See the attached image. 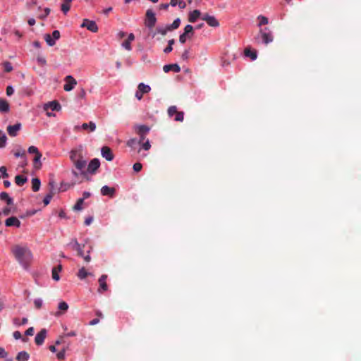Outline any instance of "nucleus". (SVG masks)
<instances>
[{"instance_id": "nucleus-1", "label": "nucleus", "mask_w": 361, "mask_h": 361, "mask_svg": "<svg viewBox=\"0 0 361 361\" xmlns=\"http://www.w3.org/2000/svg\"><path fill=\"white\" fill-rule=\"evenodd\" d=\"M12 252L20 264L27 268L32 260V253L26 247L16 245L12 248Z\"/></svg>"}, {"instance_id": "nucleus-2", "label": "nucleus", "mask_w": 361, "mask_h": 361, "mask_svg": "<svg viewBox=\"0 0 361 361\" xmlns=\"http://www.w3.org/2000/svg\"><path fill=\"white\" fill-rule=\"evenodd\" d=\"M156 23L157 18L155 16V13L153 12L152 9L147 10L145 20V26L148 28H152L153 27H154Z\"/></svg>"}, {"instance_id": "nucleus-3", "label": "nucleus", "mask_w": 361, "mask_h": 361, "mask_svg": "<svg viewBox=\"0 0 361 361\" xmlns=\"http://www.w3.org/2000/svg\"><path fill=\"white\" fill-rule=\"evenodd\" d=\"M259 34L261 35L262 42L265 44L273 42L274 37L271 32H270L268 28H264V30L261 29L259 30Z\"/></svg>"}, {"instance_id": "nucleus-4", "label": "nucleus", "mask_w": 361, "mask_h": 361, "mask_svg": "<svg viewBox=\"0 0 361 361\" xmlns=\"http://www.w3.org/2000/svg\"><path fill=\"white\" fill-rule=\"evenodd\" d=\"M66 84L63 85V90L66 92L71 91L77 85L76 80L71 75H67L64 78Z\"/></svg>"}, {"instance_id": "nucleus-5", "label": "nucleus", "mask_w": 361, "mask_h": 361, "mask_svg": "<svg viewBox=\"0 0 361 361\" xmlns=\"http://www.w3.org/2000/svg\"><path fill=\"white\" fill-rule=\"evenodd\" d=\"M80 27H86L88 30L92 32H97L98 31V26L95 21L90 20L89 19H84Z\"/></svg>"}, {"instance_id": "nucleus-6", "label": "nucleus", "mask_w": 361, "mask_h": 361, "mask_svg": "<svg viewBox=\"0 0 361 361\" xmlns=\"http://www.w3.org/2000/svg\"><path fill=\"white\" fill-rule=\"evenodd\" d=\"M106 279H107V275H106V274H103L99 277V279L98 280V283L99 285V287L97 290L98 293H103L104 292H106L108 290V285L106 283Z\"/></svg>"}, {"instance_id": "nucleus-7", "label": "nucleus", "mask_w": 361, "mask_h": 361, "mask_svg": "<svg viewBox=\"0 0 361 361\" xmlns=\"http://www.w3.org/2000/svg\"><path fill=\"white\" fill-rule=\"evenodd\" d=\"M202 19L207 22L211 27H218L219 23L214 16H210L208 13H204L202 16Z\"/></svg>"}, {"instance_id": "nucleus-8", "label": "nucleus", "mask_w": 361, "mask_h": 361, "mask_svg": "<svg viewBox=\"0 0 361 361\" xmlns=\"http://www.w3.org/2000/svg\"><path fill=\"white\" fill-rule=\"evenodd\" d=\"M80 128L84 130H88L90 132H94L96 130V124L90 121V123H84L82 124L81 126H75L74 127V130L78 131Z\"/></svg>"}, {"instance_id": "nucleus-9", "label": "nucleus", "mask_w": 361, "mask_h": 361, "mask_svg": "<svg viewBox=\"0 0 361 361\" xmlns=\"http://www.w3.org/2000/svg\"><path fill=\"white\" fill-rule=\"evenodd\" d=\"M47 337V330L42 329L38 332L35 338V342L37 345H42Z\"/></svg>"}, {"instance_id": "nucleus-10", "label": "nucleus", "mask_w": 361, "mask_h": 361, "mask_svg": "<svg viewBox=\"0 0 361 361\" xmlns=\"http://www.w3.org/2000/svg\"><path fill=\"white\" fill-rule=\"evenodd\" d=\"M61 106L59 102L56 100L49 102L45 104L44 106V109L47 111L49 109H51L52 111H59L61 110Z\"/></svg>"}, {"instance_id": "nucleus-11", "label": "nucleus", "mask_w": 361, "mask_h": 361, "mask_svg": "<svg viewBox=\"0 0 361 361\" xmlns=\"http://www.w3.org/2000/svg\"><path fill=\"white\" fill-rule=\"evenodd\" d=\"M102 155L107 161H112L114 159V154L111 149L106 146H104L101 149Z\"/></svg>"}, {"instance_id": "nucleus-12", "label": "nucleus", "mask_w": 361, "mask_h": 361, "mask_svg": "<svg viewBox=\"0 0 361 361\" xmlns=\"http://www.w3.org/2000/svg\"><path fill=\"white\" fill-rule=\"evenodd\" d=\"M100 162L99 160L97 158H94L90 161V162L88 164L87 166V171L91 173H94L97 169L99 167Z\"/></svg>"}, {"instance_id": "nucleus-13", "label": "nucleus", "mask_w": 361, "mask_h": 361, "mask_svg": "<svg viewBox=\"0 0 361 361\" xmlns=\"http://www.w3.org/2000/svg\"><path fill=\"white\" fill-rule=\"evenodd\" d=\"M20 128H21L20 123H16L13 126H8L7 127V132L10 136L15 137L17 135L18 132L20 130Z\"/></svg>"}, {"instance_id": "nucleus-14", "label": "nucleus", "mask_w": 361, "mask_h": 361, "mask_svg": "<svg viewBox=\"0 0 361 361\" xmlns=\"http://www.w3.org/2000/svg\"><path fill=\"white\" fill-rule=\"evenodd\" d=\"M116 190L114 188H111L107 185H104L101 188V193L104 196H109L113 197L115 195Z\"/></svg>"}, {"instance_id": "nucleus-15", "label": "nucleus", "mask_w": 361, "mask_h": 361, "mask_svg": "<svg viewBox=\"0 0 361 361\" xmlns=\"http://www.w3.org/2000/svg\"><path fill=\"white\" fill-rule=\"evenodd\" d=\"M5 224L6 226H16L17 228H19L20 226L21 223L16 216H11L6 220Z\"/></svg>"}, {"instance_id": "nucleus-16", "label": "nucleus", "mask_w": 361, "mask_h": 361, "mask_svg": "<svg viewBox=\"0 0 361 361\" xmlns=\"http://www.w3.org/2000/svg\"><path fill=\"white\" fill-rule=\"evenodd\" d=\"M58 309L59 311L55 313V316L56 317H59L64 314L68 309V305L66 302L61 301L58 305Z\"/></svg>"}, {"instance_id": "nucleus-17", "label": "nucleus", "mask_w": 361, "mask_h": 361, "mask_svg": "<svg viewBox=\"0 0 361 361\" xmlns=\"http://www.w3.org/2000/svg\"><path fill=\"white\" fill-rule=\"evenodd\" d=\"M49 185L51 187V190H50L49 193L45 196V197L43 200V202H44V205H47L49 204L51 198L53 197V196L54 195V181L49 182Z\"/></svg>"}, {"instance_id": "nucleus-18", "label": "nucleus", "mask_w": 361, "mask_h": 361, "mask_svg": "<svg viewBox=\"0 0 361 361\" xmlns=\"http://www.w3.org/2000/svg\"><path fill=\"white\" fill-rule=\"evenodd\" d=\"M200 17L202 18V13L200 11L196 9L190 13L188 20L190 23H195Z\"/></svg>"}, {"instance_id": "nucleus-19", "label": "nucleus", "mask_w": 361, "mask_h": 361, "mask_svg": "<svg viewBox=\"0 0 361 361\" xmlns=\"http://www.w3.org/2000/svg\"><path fill=\"white\" fill-rule=\"evenodd\" d=\"M135 130L139 135H146L149 131V128L145 125H141L136 126Z\"/></svg>"}, {"instance_id": "nucleus-20", "label": "nucleus", "mask_w": 361, "mask_h": 361, "mask_svg": "<svg viewBox=\"0 0 361 361\" xmlns=\"http://www.w3.org/2000/svg\"><path fill=\"white\" fill-rule=\"evenodd\" d=\"M163 70L165 73H168L170 71H173L175 73H178L180 71V68L178 64H169L165 65L163 67Z\"/></svg>"}, {"instance_id": "nucleus-21", "label": "nucleus", "mask_w": 361, "mask_h": 361, "mask_svg": "<svg viewBox=\"0 0 361 361\" xmlns=\"http://www.w3.org/2000/svg\"><path fill=\"white\" fill-rule=\"evenodd\" d=\"M73 1V0H63V3L61 6V10L65 15L70 11L71 3Z\"/></svg>"}, {"instance_id": "nucleus-22", "label": "nucleus", "mask_w": 361, "mask_h": 361, "mask_svg": "<svg viewBox=\"0 0 361 361\" xmlns=\"http://www.w3.org/2000/svg\"><path fill=\"white\" fill-rule=\"evenodd\" d=\"M74 166L77 169H78L80 171H82V170L85 168L87 165V162L85 160L82 159V157L80 158V159H78L74 163Z\"/></svg>"}, {"instance_id": "nucleus-23", "label": "nucleus", "mask_w": 361, "mask_h": 361, "mask_svg": "<svg viewBox=\"0 0 361 361\" xmlns=\"http://www.w3.org/2000/svg\"><path fill=\"white\" fill-rule=\"evenodd\" d=\"M42 157V154L41 152L35 155V157L33 159V166H34L35 169H39L42 167V163L40 161Z\"/></svg>"}, {"instance_id": "nucleus-24", "label": "nucleus", "mask_w": 361, "mask_h": 361, "mask_svg": "<svg viewBox=\"0 0 361 361\" xmlns=\"http://www.w3.org/2000/svg\"><path fill=\"white\" fill-rule=\"evenodd\" d=\"M0 200L6 201L8 205H11L13 203V199L10 197L8 194L6 192H2L0 193Z\"/></svg>"}, {"instance_id": "nucleus-25", "label": "nucleus", "mask_w": 361, "mask_h": 361, "mask_svg": "<svg viewBox=\"0 0 361 361\" xmlns=\"http://www.w3.org/2000/svg\"><path fill=\"white\" fill-rule=\"evenodd\" d=\"M91 275L92 274L88 272L84 267L80 269L77 274L78 277L81 280L85 279L86 277Z\"/></svg>"}, {"instance_id": "nucleus-26", "label": "nucleus", "mask_w": 361, "mask_h": 361, "mask_svg": "<svg viewBox=\"0 0 361 361\" xmlns=\"http://www.w3.org/2000/svg\"><path fill=\"white\" fill-rule=\"evenodd\" d=\"M30 358V355L25 351L18 353L16 356L17 361H27Z\"/></svg>"}, {"instance_id": "nucleus-27", "label": "nucleus", "mask_w": 361, "mask_h": 361, "mask_svg": "<svg viewBox=\"0 0 361 361\" xmlns=\"http://www.w3.org/2000/svg\"><path fill=\"white\" fill-rule=\"evenodd\" d=\"M27 181V178L23 176L18 175L15 177V183L18 186L23 185Z\"/></svg>"}, {"instance_id": "nucleus-28", "label": "nucleus", "mask_w": 361, "mask_h": 361, "mask_svg": "<svg viewBox=\"0 0 361 361\" xmlns=\"http://www.w3.org/2000/svg\"><path fill=\"white\" fill-rule=\"evenodd\" d=\"M9 111V104L5 99H0V112H8Z\"/></svg>"}, {"instance_id": "nucleus-29", "label": "nucleus", "mask_w": 361, "mask_h": 361, "mask_svg": "<svg viewBox=\"0 0 361 361\" xmlns=\"http://www.w3.org/2000/svg\"><path fill=\"white\" fill-rule=\"evenodd\" d=\"M41 185L40 180L37 178L32 179V189L34 192H37L39 190Z\"/></svg>"}, {"instance_id": "nucleus-30", "label": "nucleus", "mask_w": 361, "mask_h": 361, "mask_svg": "<svg viewBox=\"0 0 361 361\" xmlns=\"http://www.w3.org/2000/svg\"><path fill=\"white\" fill-rule=\"evenodd\" d=\"M27 322H28V319L26 317H24L22 319H20L19 318H14L13 319V324L16 326H21V325H25L27 323Z\"/></svg>"}, {"instance_id": "nucleus-31", "label": "nucleus", "mask_w": 361, "mask_h": 361, "mask_svg": "<svg viewBox=\"0 0 361 361\" xmlns=\"http://www.w3.org/2000/svg\"><path fill=\"white\" fill-rule=\"evenodd\" d=\"M185 35H188V37L190 38L194 34V29L191 25H187L184 28Z\"/></svg>"}, {"instance_id": "nucleus-32", "label": "nucleus", "mask_w": 361, "mask_h": 361, "mask_svg": "<svg viewBox=\"0 0 361 361\" xmlns=\"http://www.w3.org/2000/svg\"><path fill=\"white\" fill-rule=\"evenodd\" d=\"M137 89L140 90L143 94L148 93L151 90V87L149 85L142 82L138 85Z\"/></svg>"}, {"instance_id": "nucleus-33", "label": "nucleus", "mask_w": 361, "mask_h": 361, "mask_svg": "<svg viewBox=\"0 0 361 361\" xmlns=\"http://www.w3.org/2000/svg\"><path fill=\"white\" fill-rule=\"evenodd\" d=\"M82 156L80 154H79L78 152V151L76 150H72L71 152V155H70V159L74 163L75 161H77L78 159H80V158H81Z\"/></svg>"}, {"instance_id": "nucleus-34", "label": "nucleus", "mask_w": 361, "mask_h": 361, "mask_svg": "<svg viewBox=\"0 0 361 361\" xmlns=\"http://www.w3.org/2000/svg\"><path fill=\"white\" fill-rule=\"evenodd\" d=\"M180 20L178 18L176 20H174L172 24L168 25V30H169L170 31L176 30L180 26Z\"/></svg>"}, {"instance_id": "nucleus-35", "label": "nucleus", "mask_w": 361, "mask_h": 361, "mask_svg": "<svg viewBox=\"0 0 361 361\" xmlns=\"http://www.w3.org/2000/svg\"><path fill=\"white\" fill-rule=\"evenodd\" d=\"M44 38L47 44L50 47H52L56 44L55 40L51 37V36L49 34L44 35Z\"/></svg>"}, {"instance_id": "nucleus-36", "label": "nucleus", "mask_w": 361, "mask_h": 361, "mask_svg": "<svg viewBox=\"0 0 361 361\" xmlns=\"http://www.w3.org/2000/svg\"><path fill=\"white\" fill-rule=\"evenodd\" d=\"M6 135L0 130V148H4L6 146Z\"/></svg>"}, {"instance_id": "nucleus-37", "label": "nucleus", "mask_w": 361, "mask_h": 361, "mask_svg": "<svg viewBox=\"0 0 361 361\" xmlns=\"http://www.w3.org/2000/svg\"><path fill=\"white\" fill-rule=\"evenodd\" d=\"M68 246L71 247L72 250H76L79 249L80 244L78 243L76 239H73L68 244Z\"/></svg>"}, {"instance_id": "nucleus-38", "label": "nucleus", "mask_w": 361, "mask_h": 361, "mask_svg": "<svg viewBox=\"0 0 361 361\" xmlns=\"http://www.w3.org/2000/svg\"><path fill=\"white\" fill-rule=\"evenodd\" d=\"M245 55L246 56L250 57L252 60H255L257 59V53L248 49H245Z\"/></svg>"}, {"instance_id": "nucleus-39", "label": "nucleus", "mask_w": 361, "mask_h": 361, "mask_svg": "<svg viewBox=\"0 0 361 361\" xmlns=\"http://www.w3.org/2000/svg\"><path fill=\"white\" fill-rule=\"evenodd\" d=\"M168 31H170L168 30V25H166L165 27H158L156 29V32L161 34L163 36L166 35Z\"/></svg>"}, {"instance_id": "nucleus-40", "label": "nucleus", "mask_w": 361, "mask_h": 361, "mask_svg": "<svg viewBox=\"0 0 361 361\" xmlns=\"http://www.w3.org/2000/svg\"><path fill=\"white\" fill-rule=\"evenodd\" d=\"M84 202V198H80L78 200L76 204L73 207L74 210H81L82 209V205Z\"/></svg>"}, {"instance_id": "nucleus-41", "label": "nucleus", "mask_w": 361, "mask_h": 361, "mask_svg": "<svg viewBox=\"0 0 361 361\" xmlns=\"http://www.w3.org/2000/svg\"><path fill=\"white\" fill-rule=\"evenodd\" d=\"M258 18V20H259V26H262V25H267V24H268V22H269V21H268V18H267V17H265V16H264L260 15V16H258V18Z\"/></svg>"}, {"instance_id": "nucleus-42", "label": "nucleus", "mask_w": 361, "mask_h": 361, "mask_svg": "<svg viewBox=\"0 0 361 361\" xmlns=\"http://www.w3.org/2000/svg\"><path fill=\"white\" fill-rule=\"evenodd\" d=\"M3 66L4 68V71L6 73H9V72L12 71V70H13V66H12L11 63L8 61L4 62L3 63Z\"/></svg>"}, {"instance_id": "nucleus-43", "label": "nucleus", "mask_w": 361, "mask_h": 361, "mask_svg": "<svg viewBox=\"0 0 361 361\" xmlns=\"http://www.w3.org/2000/svg\"><path fill=\"white\" fill-rule=\"evenodd\" d=\"M178 113L177 108L176 106H171L168 109V114L170 117H172L174 114Z\"/></svg>"}, {"instance_id": "nucleus-44", "label": "nucleus", "mask_w": 361, "mask_h": 361, "mask_svg": "<svg viewBox=\"0 0 361 361\" xmlns=\"http://www.w3.org/2000/svg\"><path fill=\"white\" fill-rule=\"evenodd\" d=\"M138 144H139V142H137V139H135V138H132L127 142V145L132 148L135 147L136 145Z\"/></svg>"}, {"instance_id": "nucleus-45", "label": "nucleus", "mask_w": 361, "mask_h": 361, "mask_svg": "<svg viewBox=\"0 0 361 361\" xmlns=\"http://www.w3.org/2000/svg\"><path fill=\"white\" fill-rule=\"evenodd\" d=\"M184 118V113L183 111H178L174 118L176 121H183Z\"/></svg>"}, {"instance_id": "nucleus-46", "label": "nucleus", "mask_w": 361, "mask_h": 361, "mask_svg": "<svg viewBox=\"0 0 361 361\" xmlns=\"http://www.w3.org/2000/svg\"><path fill=\"white\" fill-rule=\"evenodd\" d=\"M16 157H23L25 156V151L22 149H18L15 153Z\"/></svg>"}, {"instance_id": "nucleus-47", "label": "nucleus", "mask_w": 361, "mask_h": 361, "mask_svg": "<svg viewBox=\"0 0 361 361\" xmlns=\"http://www.w3.org/2000/svg\"><path fill=\"white\" fill-rule=\"evenodd\" d=\"M130 43L131 42L130 41L126 39L122 43V47H124L126 50L130 51L132 49Z\"/></svg>"}, {"instance_id": "nucleus-48", "label": "nucleus", "mask_w": 361, "mask_h": 361, "mask_svg": "<svg viewBox=\"0 0 361 361\" xmlns=\"http://www.w3.org/2000/svg\"><path fill=\"white\" fill-rule=\"evenodd\" d=\"M28 152L30 154H35V155L37 154L38 153H39L40 152L38 150L37 147H35V146H30L29 148H28Z\"/></svg>"}, {"instance_id": "nucleus-49", "label": "nucleus", "mask_w": 361, "mask_h": 361, "mask_svg": "<svg viewBox=\"0 0 361 361\" xmlns=\"http://www.w3.org/2000/svg\"><path fill=\"white\" fill-rule=\"evenodd\" d=\"M34 305L37 309H40L42 306V300L39 298L35 299L34 300Z\"/></svg>"}, {"instance_id": "nucleus-50", "label": "nucleus", "mask_w": 361, "mask_h": 361, "mask_svg": "<svg viewBox=\"0 0 361 361\" xmlns=\"http://www.w3.org/2000/svg\"><path fill=\"white\" fill-rule=\"evenodd\" d=\"M133 170L135 171V172H139L142 170V165L139 163V162H137L135 164H133Z\"/></svg>"}, {"instance_id": "nucleus-51", "label": "nucleus", "mask_w": 361, "mask_h": 361, "mask_svg": "<svg viewBox=\"0 0 361 361\" xmlns=\"http://www.w3.org/2000/svg\"><path fill=\"white\" fill-rule=\"evenodd\" d=\"M0 172L2 173L3 178H8V173H7V169L6 166H2L0 167Z\"/></svg>"}, {"instance_id": "nucleus-52", "label": "nucleus", "mask_w": 361, "mask_h": 361, "mask_svg": "<svg viewBox=\"0 0 361 361\" xmlns=\"http://www.w3.org/2000/svg\"><path fill=\"white\" fill-rule=\"evenodd\" d=\"M59 271L52 269V279L55 281H59L60 279V276L59 275Z\"/></svg>"}, {"instance_id": "nucleus-53", "label": "nucleus", "mask_w": 361, "mask_h": 361, "mask_svg": "<svg viewBox=\"0 0 361 361\" xmlns=\"http://www.w3.org/2000/svg\"><path fill=\"white\" fill-rule=\"evenodd\" d=\"M65 353H66V350L65 349L63 348L62 350H61L60 352H59L57 354H56V357L59 360H63L65 358Z\"/></svg>"}, {"instance_id": "nucleus-54", "label": "nucleus", "mask_w": 361, "mask_h": 361, "mask_svg": "<svg viewBox=\"0 0 361 361\" xmlns=\"http://www.w3.org/2000/svg\"><path fill=\"white\" fill-rule=\"evenodd\" d=\"M142 147L145 150H149L150 149L151 145L148 140H147L145 142H142Z\"/></svg>"}, {"instance_id": "nucleus-55", "label": "nucleus", "mask_w": 361, "mask_h": 361, "mask_svg": "<svg viewBox=\"0 0 361 361\" xmlns=\"http://www.w3.org/2000/svg\"><path fill=\"white\" fill-rule=\"evenodd\" d=\"M52 38L56 41L60 38V32L59 30H54L52 32Z\"/></svg>"}, {"instance_id": "nucleus-56", "label": "nucleus", "mask_w": 361, "mask_h": 361, "mask_svg": "<svg viewBox=\"0 0 361 361\" xmlns=\"http://www.w3.org/2000/svg\"><path fill=\"white\" fill-rule=\"evenodd\" d=\"M50 11H51L50 8H44V13L43 15L40 16L39 18L44 19L46 17H47L49 15Z\"/></svg>"}, {"instance_id": "nucleus-57", "label": "nucleus", "mask_w": 361, "mask_h": 361, "mask_svg": "<svg viewBox=\"0 0 361 361\" xmlns=\"http://www.w3.org/2000/svg\"><path fill=\"white\" fill-rule=\"evenodd\" d=\"M86 92L85 90L83 88H81L78 93V97L81 99H84L85 97Z\"/></svg>"}, {"instance_id": "nucleus-58", "label": "nucleus", "mask_w": 361, "mask_h": 361, "mask_svg": "<svg viewBox=\"0 0 361 361\" xmlns=\"http://www.w3.org/2000/svg\"><path fill=\"white\" fill-rule=\"evenodd\" d=\"M8 353L6 352L5 349L0 347V357L5 358L7 356Z\"/></svg>"}, {"instance_id": "nucleus-59", "label": "nucleus", "mask_w": 361, "mask_h": 361, "mask_svg": "<svg viewBox=\"0 0 361 361\" xmlns=\"http://www.w3.org/2000/svg\"><path fill=\"white\" fill-rule=\"evenodd\" d=\"M14 92L13 88L11 86H8L6 87V94L8 96H11Z\"/></svg>"}, {"instance_id": "nucleus-60", "label": "nucleus", "mask_w": 361, "mask_h": 361, "mask_svg": "<svg viewBox=\"0 0 361 361\" xmlns=\"http://www.w3.org/2000/svg\"><path fill=\"white\" fill-rule=\"evenodd\" d=\"M84 246H85L84 245L82 246L80 245V246L79 247V249L75 250V251H77L78 255L79 257H83V255H84V253H83V247H84Z\"/></svg>"}, {"instance_id": "nucleus-61", "label": "nucleus", "mask_w": 361, "mask_h": 361, "mask_svg": "<svg viewBox=\"0 0 361 361\" xmlns=\"http://www.w3.org/2000/svg\"><path fill=\"white\" fill-rule=\"evenodd\" d=\"M13 336L15 339L18 340L22 338L21 333L18 331H16L13 332Z\"/></svg>"}, {"instance_id": "nucleus-62", "label": "nucleus", "mask_w": 361, "mask_h": 361, "mask_svg": "<svg viewBox=\"0 0 361 361\" xmlns=\"http://www.w3.org/2000/svg\"><path fill=\"white\" fill-rule=\"evenodd\" d=\"M135 97L138 99V100H140L142 98V96H143V93L139 90L137 89V90L135 92Z\"/></svg>"}, {"instance_id": "nucleus-63", "label": "nucleus", "mask_w": 361, "mask_h": 361, "mask_svg": "<svg viewBox=\"0 0 361 361\" xmlns=\"http://www.w3.org/2000/svg\"><path fill=\"white\" fill-rule=\"evenodd\" d=\"M34 334V328L30 327L25 331L26 336H32Z\"/></svg>"}, {"instance_id": "nucleus-64", "label": "nucleus", "mask_w": 361, "mask_h": 361, "mask_svg": "<svg viewBox=\"0 0 361 361\" xmlns=\"http://www.w3.org/2000/svg\"><path fill=\"white\" fill-rule=\"evenodd\" d=\"M186 37H188V35H185L184 33L181 34L179 37L180 42L184 44L186 41Z\"/></svg>"}]
</instances>
